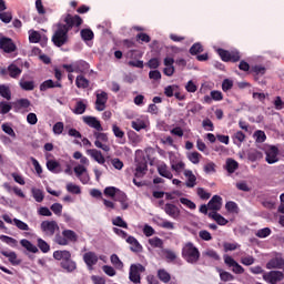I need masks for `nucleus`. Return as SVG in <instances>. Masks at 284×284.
<instances>
[{
  "label": "nucleus",
  "mask_w": 284,
  "mask_h": 284,
  "mask_svg": "<svg viewBox=\"0 0 284 284\" xmlns=\"http://www.w3.org/2000/svg\"><path fill=\"white\" fill-rule=\"evenodd\" d=\"M114 201H118V203H121L122 210H128L130 207V204L128 203V195L125 194V192L119 189L115 194Z\"/></svg>",
  "instance_id": "a878e982"
},
{
  "label": "nucleus",
  "mask_w": 284,
  "mask_h": 284,
  "mask_svg": "<svg viewBox=\"0 0 284 284\" xmlns=\"http://www.w3.org/2000/svg\"><path fill=\"white\" fill-rule=\"evenodd\" d=\"M112 225L128 230V222H124L123 217H121V216H116L114 220H112Z\"/></svg>",
  "instance_id": "69168bd1"
},
{
  "label": "nucleus",
  "mask_w": 284,
  "mask_h": 284,
  "mask_svg": "<svg viewBox=\"0 0 284 284\" xmlns=\"http://www.w3.org/2000/svg\"><path fill=\"white\" fill-rule=\"evenodd\" d=\"M154 223L158 227H162L163 230H174V222H170L161 216H156Z\"/></svg>",
  "instance_id": "bb28decb"
},
{
  "label": "nucleus",
  "mask_w": 284,
  "mask_h": 284,
  "mask_svg": "<svg viewBox=\"0 0 284 284\" xmlns=\"http://www.w3.org/2000/svg\"><path fill=\"white\" fill-rule=\"evenodd\" d=\"M263 278L268 284H277L283 281V272L281 271H271L263 274Z\"/></svg>",
  "instance_id": "9b49d317"
},
{
  "label": "nucleus",
  "mask_w": 284,
  "mask_h": 284,
  "mask_svg": "<svg viewBox=\"0 0 284 284\" xmlns=\"http://www.w3.org/2000/svg\"><path fill=\"white\" fill-rule=\"evenodd\" d=\"M38 243V247L39 250L43 253V254H48V252H50V244H48V242H45L43 239L39 237L37 240Z\"/></svg>",
  "instance_id": "3c124183"
},
{
  "label": "nucleus",
  "mask_w": 284,
  "mask_h": 284,
  "mask_svg": "<svg viewBox=\"0 0 284 284\" xmlns=\"http://www.w3.org/2000/svg\"><path fill=\"white\" fill-rule=\"evenodd\" d=\"M158 174H160V176H163V179L172 180L174 178L172 171H170V168L168 166V164H165V162H162L158 165Z\"/></svg>",
  "instance_id": "b1692460"
},
{
  "label": "nucleus",
  "mask_w": 284,
  "mask_h": 284,
  "mask_svg": "<svg viewBox=\"0 0 284 284\" xmlns=\"http://www.w3.org/2000/svg\"><path fill=\"white\" fill-rule=\"evenodd\" d=\"M111 263L112 265H114V267H116V270H123V262L121 261V258H119V255L112 254Z\"/></svg>",
  "instance_id": "680f3d73"
},
{
  "label": "nucleus",
  "mask_w": 284,
  "mask_h": 284,
  "mask_svg": "<svg viewBox=\"0 0 284 284\" xmlns=\"http://www.w3.org/2000/svg\"><path fill=\"white\" fill-rule=\"evenodd\" d=\"M247 159L251 163H256V161H261V159H263V152L256 149H251L247 151Z\"/></svg>",
  "instance_id": "2f4dec72"
},
{
  "label": "nucleus",
  "mask_w": 284,
  "mask_h": 284,
  "mask_svg": "<svg viewBox=\"0 0 284 284\" xmlns=\"http://www.w3.org/2000/svg\"><path fill=\"white\" fill-rule=\"evenodd\" d=\"M190 54H192V57H196V54H201V52H203V44H201L200 42L194 43L190 50H189Z\"/></svg>",
  "instance_id": "5fc2aeb1"
},
{
  "label": "nucleus",
  "mask_w": 284,
  "mask_h": 284,
  "mask_svg": "<svg viewBox=\"0 0 284 284\" xmlns=\"http://www.w3.org/2000/svg\"><path fill=\"white\" fill-rule=\"evenodd\" d=\"M32 196L37 203H43V199H45V195L43 194V191L40 189H32Z\"/></svg>",
  "instance_id": "49530a36"
},
{
  "label": "nucleus",
  "mask_w": 284,
  "mask_h": 284,
  "mask_svg": "<svg viewBox=\"0 0 284 284\" xmlns=\"http://www.w3.org/2000/svg\"><path fill=\"white\" fill-rule=\"evenodd\" d=\"M164 65L163 74H165V77H173L174 72H176V69L174 68V58H164Z\"/></svg>",
  "instance_id": "6ab92c4d"
},
{
  "label": "nucleus",
  "mask_w": 284,
  "mask_h": 284,
  "mask_svg": "<svg viewBox=\"0 0 284 284\" xmlns=\"http://www.w3.org/2000/svg\"><path fill=\"white\" fill-rule=\"evenodd\" d=\"M87 154L94 159L97 163H99L100 165H105V158L103 156V153H101V151L97 149H89L87 151Z\"/></svg>",
  "instance_id": "5701e85b"
},
{
  "label": "nucleus",
  "mask_w": 284,
  "mask_h": 284,
  "mask_svg": "<svg viewBox=\"0 0 284 284\" xmlns=\"http://www.w3.org/2000/svg\"><path fill=\"white\" fill-rule=\"evenodd\" d=\"M0 241L7 243V245H10L11 247H17V245H19V242L14 237L8 235H0Z\"/></svg>",
  "instance_id": "8fccbe9b"
},
{
  "label": "nucleus",
  "mask_w": 284,
  "mask_h": 284,
  "mask_svg": "<svg viewBox=\"0 0 284 284\" xmlns=\"http://www.w3.org/2000/svg\"><path fill=\"white\" fill-rule=\"evenodd\" d=\"M184 176L187 179L185 182L186 187L196 186V175H194L192 170H184Z\"/></svg>",
  "instance_id": "c756f323"
},
{
  "label": "nucleus",
  "mask_w": 284,
  "mask_h": 284,
  "mask_svg": "<svg viewBox=\"0 0 284 284\" xmlns=\"http://www.w3.org/2000/svg\"><path fill=\"white\" fill-rule=\"evenodd\" d=\"M72 256V253L68 250H58L53 252V258L55 261H60V263H63V261L70 258Z\"/></svg>",
  "instance_id": "cd10ccee"
},
{
  "label": "nucleus",
  "mask_w": 284,
  "mask_h": 284,
  "mask_svg": "<svg viewBox=\"0 0 284 284\" xmlns=\"http://www.w3.org/2000/svg\"><path fill=\"white\" fill-rule=\"evenodd\" d=\"M54 241L58 245H70V243H77L79 235L72 230H63L62 234H57Z\"/></svg>",
  "instance_id": "20e7f679"
},
{
  "label": "nucleus",
  "mask_w": 284,
  "mask_h": 284,
  "mask_svg": "<svg viewBox=\"0 0 284 284\" xmlns=\"http://www.w3.org/2000/svg\"><path fill=\"white\" fill-rule=\"evenodd\" d=\"M47 170L53 174H61V163L55 160H49L47 162Z\"/></svg>",
  "instance_id": "72a5a7b5"
},
{
  "label": "nucleus",
  "mask_w": 284,
  "mask_h": 284,
  "mask_svg": "<svg viewBox=\"0 0 284 284\" xmlns=\"http://www.w3.org/2000/svg\"><path fill=\"white\" fill-rule=\"evenodd\" d=\"M20 245L24 247V250H27L28 252H31L32 254H37V252H39V248L34 244H32V242H30L29 240H26V239L21 240Z\"/></svg>",
  "instance_id": "e433bc0d"
},
{
  "label": "nucleus",
  "mask_w": 284,
  "mask_h": 284,
  "mask_svg": "<svg viewBox=\"0 0 284 284\" xmlns=\"http://www.w3.org/2000/svg\"><path fill=\"white\" fill-rule=\"evenodd\" d=\"M13 105L10 104L7 101H1L0 102V114H8V112H10V110H12Z\"/></svg>",
  "instance_id": "e2e57ef3"
},
{
  "label": "nucleus",
  "mask_w": 284,
  "mask_h": 284,
  "mask_svg": "<svg viewBox=\"0 0 284 284\" xmlns=\"http://www.w3.org/2000/svg\"><path fill=\"white\" fill-rule=\"evenodd\" d=\"M93 138L95 139V148H99V150H103V152H110V146L108 145L110 139L108 138V133H103L101 131H93Z\"/></svg>",
  "instance_id": "39448f33"
},
{
  "label": "nucleus",
  "mask_w": 284,
  "mask_h": 284,
  "mask_svg": "<svg viewBox=\"0 0 284 284\" xmlns=\"http://www.w3.org/2000/svg\"><path fill=\"white\" fill-rule=\"evenodd\" d=\"M112 132L116 139H123L125 141V132L119 128V125H112Z\"/></svg>",
  "instance_id": "13d9d810"
},
{
  "label": "nucleus",
  "mask_w": 284,
  "mask_h": 284,
  "mask_svg": "<svg viewBox=\"0 0 284 284\" xmlns=\"http://www.w3.org/2000/svg\"><path fill=\"white\" fill-rule=\"evenodd\" d=\"M0 50H3L7 54H12V52H17V44L11 38L2 37L0 38Z\"/></svg>",
  "instance_id": "1a4fd4ad"
},
{
  "label": "nucleus",
  "mask_w": 284,
  "mask_h": 284,
  "mask_svg": "<svg viewBox=\"0 0 284 284\" xmlns=\"http://www.w3.org/2000/svg\"><path fill=\"white\" fill-rule=\"evenodd\" d=\"M67 190L70 192V194H81V187L73 183L67 184Z\"/></svg>",
  "instance_id": "774afa93"
},
{
  "label": "nucleus",
  "mask_w": 284,
  "mask_h": 284,
  "mask_svg": "<svg viewBox=\"0 0 284 284\" xmlns=\"http://www.w3.org/2000/svg\"><path fill=\"white\" fill-rule=\"evenodd\" d=\"M168 263H173V261H176V253L172 250L164 248L162 250Z\"/></svg>",
  "instance_id": "6e6d98bb"
},
{
  "label": "nucleus",
  "mask_w": 284,
  "mask_h": 284,
  "mask_svg": "<svg viewBox=\"0 0 284 284\" xmlns=\"http://www.w3.org/2000/svg\"><path fill=\"white\" fill-rule=\"evenodd\" d=\"M284 260L283 257H273L266 263V270H283Z\"/></svg>",
  "instance_id": "4be33fe9"
},
{
  "label": "nucleus",
  "mask_w": 284,
  "mask_h": 284,
  "mask_svg": "<svg viewBox=\"0 0 284 284\" xmlns=\"http://www.w3.org/2000/svg\"><path fill=\"white\" fill-rule=\"evenodd\" d=\"M131 128L136 132H141V130H145L148 125L145 124V121L138 119L131 122Z\"/></svg>",
  "instance_id": "c03bdc74"
},
{
  "label": "nucleus",
  "mask_w": 284,
  "mask_h": 284,
  "mask_svg": "<svg viewBox=\"0 0 284 284\" xmlns=\"http://www.w3.org/2000/svg\"><path fill=\"white\" fill-rule=\"evenodd\" d=\"M225 210L230 212V214H239L240 209L239 204L234 201L226 202Z\"/></svg>",
  "instance_id": "09e8293b"
},
{
  "label": "nucleus",
  "mask_w": 284,
  "mask_h": 284,
  "mask_svg": "<svg viewBox=\"0 0 284 284\" xmlns=\"http://www.w3.org/2000/svg\"><path fill=\"white\" fill-rule=\"evenodd\" d=\"M80 34L83 41H92L94 39V32L91 29H82Z\"/></svg>",
  "instance_id": "de8ad7c7"
},
{
  "label": "nucleus",
  "mask_w": 284,
  "mask_h": 284,
  "mask_svg": "<svg viewBox=\"0 0 284 284\" xmlns=\"http://www.w3.org/2000/svg\"><path fill=\"white\" fill-rule=\"evenodd\" d=\"M256 143H265L267 141V135H265V131L257 130L254 133Z\"/></svg>",
  "instance_id": "bf43d9fd"
},
{
  "label": "nucleus",
  "mask_w": 284,
  "mask_h": 284,
  "mask_svg": "<svg viewBox=\"0 0 284 284\" xmlns=\"http://www.w3.org/2000/svg\"><path fill=\"white\" fill-rule=\"evenodd\" d=\"M225 170L229 172V174H234V172L239 170V162H236L234 159H227Z\"/></svg>",
  "instance_id": "4c0bfd02"
},
{
  "label": "nucleus",
  "mask_w": 284,
  "mask_h": 284,
  "mask_svg": "<svg viewBox=\"0 0 284 284\" xmlns=\"http://www.w3.org/2000/svg\"><path fill=\"white\" fill-rule=\"evenodd\" d=\"M149 245H151V247H159L160 250H163V240L159 236L149 239Z\"/></svg>",
  "instance_id": "864d4df0"
},
{
  "label": "nucleus",
  "mask_w": 284,
  "mask_h": 284,
  "mask_svg": "<svg viewBox=\"0 0 284 284\" xmlns=\"http://www.w3.org/2000/svg\"><path fill=\"white\" fill-rule=\"evenodd\" d=\"M83 123L89 125V128H93L95 132H103V125H101V121L92 115H85L82 118Z\"/></svg>",
  "instance_id": "4468645a"
},
{
  "label": "nucleus",
  "mask_w": 284,
  "mask_h": 284,
  "mask_svg": "<svg viewBox=\"0 0 284 284\" xmlns=\"http://www.w3.org/2000/svg\"><path fill=\"white\" fill-rule=\"evenodd\" d=\"M60 267L64 270V272L72 274V272L77 271V262L72 260V255H71L65 261L60 262Z\"/></svg>",
  "instance_id": "412c9836"
},
{
  "label": "nucleus",
  "mask_w": 284,
  "mask_h": 284,
  "mask_svg": "<svg viewBox=\"0 0 284 284\" xmlns=\"http://www.w3.org/2000/svg\"><path fill=\"white\" fill-rule=\"evenodd\" d=\"M81 26H83V19L79 14L72 16L67 13L62 17L61 27L67 32H70L73 28L75 29V32H79V28H81Z\"/></svg>",
  "instance_id": "f03ea898"
},
{
  "label": "nucleus",
  "mask_w": 284,
  "mask_h": 284,
  "mask_svg": "<svg viewBox=\"0 0 284 284\" xmlns=\"http://www.w3.org/2000/svg\"><path fill=\"white\" fill-rule=\"evenodd\" d=\"M224 263H225V265H227V267H233L232 272L234 274H244L245 273V268H243V266H241V264H239V262H236L230 255H224Z\"/></svg>",
  "instance_id": "f8f14e48"
},
{
  "label": "nucleus",
  "mask_w": 284,
  "mask_h": 284,
  "mask_svg": "<svg viewBox=\"0 0 284 284\" xmlns=\"http://www.w3.org/2000/svg\"><path fill=\"white\" fill-rule=\"evenodd\" d=\"M105 103H108V93L102 91L97 94L95 110H98V112H103V110H105Z\"/></svg>",
  "instance_id": "a211bd4d"
},
{
  "label": "nucleus",
  "mask_w": 284,
  "mask_h": 284,
  "mask_svg": "<svg viewBox=\"0 0 284 284\" xmlns=\"http://www.w3.org/2000/svg\"><path fill=\"white\" fill-rule=\"evenodd\" d=\"M73 172H74L75 176H78V179H80L81 183H83V185H85V183H88L90 181V178L83 176L84 172H88V169H85V166H83L82 164L74 166ZM81 176H83V178H81Z\"/></svg>",
  "instance_id": "393cba45"
},
{
  "label": "nucleus",
  "mask_w": 284,
  "mask_h": 284,
  "mask_svg": "<svg viewBox=\"0 0 284 284\" xmlns=\"http://www.w3.org/2000/svg\"><path fill=\"white\" fill-rule=\"evenodd\" d=\"M209 219H212L213 221H215L217 225H227V223H230V221H227V219H225L219 212H210Z\"/></svg>",
  "instance_id": "473e14b6"
},
{
  "label": "nucleus",
  "mask_w": 284,
  "mask_h": 284,
  "mask_svg": "<svg viewBox=\"0 0 284 284\" xmlns=\"http://www.w3.org/2000/svg\"><path fill=\"white\" fill-rule=\"evenodd\" d=\"M19 85L26 92H32L34 90V81H26L23 78L19 81Z\"/></svg>",
  "instance_id": "ea45409f"
},
{
  "label": "nucleus",
  "mask_w": 284,
  "mask_h": 284,
  "mask_svg": "<svg viewBox=\"0 0 284 284\" xmlns=\"http://www.w3.org/2000/svg\"><path fill=\"white\" fill-rule=\"evenodd\" d=\"M55 30L51 37V41L55 48H63L68 41H70V38L68 36V32L63 27H61V22H58L55 24Z\"/></svg>",
  "instance_id": "7ed1b4c3"
},
{
  "label": "nucleus",
  "mask_w": 284,
  "mask_h": 284,
  "mask_svg": "<svg viewBox=\"0 0 284 284\" xmlns=\"http://www.w3.org/2000/svg\"><path fill=\"white\" fill-rule=\"evenodd\" d=\"M135 39L140 43H150V41H152V38L148 33H143V32L138 33Z\"/></svg>",
  "instance_id": "0e129e2a"
},
{
  "label": "nucleus",
  "mask_w": 284,
  "mask_h": 284,
  "mask_svg": "<svg viewBox=\"0 0 284 284\" xmlns=\"http://www.w3.org/2000/svg\"><path fill=\"white\" fill-rule=\"evenodd\" d=\"M75 68L78 72H85V70H90V64L83 60H80L75 63Z\"/></svg>",
  "instance_id": "338daca9"
},
{
  "label": "nucleus",
  "mask_w": 284,
  "mask_h": 284,
  "mask_svg": "<svg viewBox=\"0 0 284 284\" xmlns=\"http://www.w3.org/2000/svg\"><path fill=\"white\" fill-rule=\"evenodd\" d=\"M266 163L273 165V163H278V148L271 145L266 151Z\"/></svg>",
  "instance_id": "dca6fc26"
},
{
  "label": "nucleus",
  "mask_w": 284,
  "mask_h": 284,
  "mask_svg": "<svg viewBox=\"0 0 284 284\" xmlns=\"http://www.w3.org/2000/svg\"><path fill=\"white\" fill-rule=\"evenodd\" d=\"M1 254L9 260V263H11V265H21V260L17 257V253L14 251H1Z\"/></svg>",
  "instance_id": "c85d7f7f"
},
{
  "label": "nucleus",
  "mask_w": 284,
  "mask_h": 284,
  "mask_svg": "<svg viewBox=\"0 0 284 284\" xmlns=\"http://www.w3.org/2000/svg\"><path fill=\"white\" fill-rule=\"evenodd\" d=\"M145 272V266L143 264H131L129 271V281L134 284L141 283V274Z\"/></svg>",
  "instance_id": "423d86ee"
},
{
  "label": "nucleus",
  "mask_w": 284,
  "mask_h": 284,
  "mask_svg": "<svg viewBox=\"0 0 284 284\" xmlns=\"http://www.w3.org/2000/svg\"><path fill=\"white\" fill-rule=\"evenodd\" d=\"M23 72V70L21 68H19L16 63H11L8 65V68H2L0 70V75L1 77H9L11 79H19L21 77V73Z\"/></svg>",
  "instance_id": "0eeeda50"
},
{
  "label": "nucleus",
  "mask_w": 284,
  "mask_h": 284,
  "mask_svg": "<svg viewBox=\"0 0 284 284\" xmlns=\"http://www.w3.org/2000/svg\"><path fill=\"white\" fill-rule=\"evenodd\" d=\"M75 85H77V88H79L81 90H85V89L90 88V80H88L83 75H78L75 78Z\"/></svg>",
  "instance_id": "c9c22d12"
},
{
  "label": "nucleus",
  "mask_w": 284,
  "mask_h": 284,
  "mask_svg": "<svg viewBox=\"0 0 284 284\" xmlns=\"http://www.w3.org/2000/svg\"><path fill=\"white\" fill-rule=\"evenodd\" d=\"M0 97H2V99H7V101H10V99H12V91H10V87L0 84Z\"/></svg>",
  "instance_id": "a19ab883"
},
{
  "label": "nucleus",
  "mask_w": 284,
  "mask_h": 284,
  "mask_svg": "<svg viewBox=\"0 0 284 284\" xmlns=\"http://www.w3.org/2000/svg\"><path fill=\"white\" fill-rule=\"evenodd\" d=\"M201 153L199 152H192L187 155L189 161H191V163H193L194 165H199V163H201Z\"/></svg>",
  "instance_id": "052dcab7"
},
{
  "label": "nucleus",
  "mask_w": 284,
  "mask_h": 284,
  "mask_svg": "<svg viewBox=\"0 0 284 284\" xmlns=\"http://www.w3.org/2000/svg\"><path fill=\"white\" fill-rule=\"evenodd\" d=\"M187 112H191L192 114H199L203 110V105L196 103V102H191L186 105Z\"/></svg>",
  "instance_id": "a18cd8bd"
},
{
  "label": "nucleus",
  "mask_w": 284,
  "mask_h": 284,
  "mask_svg": "<svg viewBox=\"0 0 284 284\" xmlns=\"http://www.w3.org/2000/svg\"><path fill=\"white\" fill-rule=\"evenodd\" d=\"M203 256L212 258L213 261H221V256L219 255V253L212 248H207L206 251H204Z\"/></svg>",
  "instance_id": "603ef678"
},
{
  "label": "nucleus",
  "mask_w": 284,
  "mask_h": 284,
  "mask_svg": "<svg viewBox=\"0 0 284 284\" xmlns=\"http://www.w3.org/2000/svg\"><path fill=\"white\" fill-rule=\"evenodd\" d=\"M148 172V162L145 160H142L141 162H138L135 168V176L139 179L143 176Z\"/></svg>",
  "instance_id": "f704fd0d"
},
{
  "label": "nucleus",
  "mask_w": 284,
  "mask_h": 284,
  "mask_svg": "<svg viewBox=\"0 0 284 284\" xmlns=\"http://www.w3.org/2000/svg\"><path fill=\"white\" fill-rule=\"evenodd\" d=\"M182 258L190 263L191 265H196L201 258V252L199 247L194 245V243L189 242L182 247Z\"/></svg>",
  "instance_id": "f257e3e1"
},
{
  "label": "nucleus",
  "mask_w": 284,
  "mask_h": 284,
  "mask_svg": "<svg viewBox=\"0 0 284 284\" xmlns=\"http://www.w3.org/2000/svg\"><path fill=\"white\" fill-rule=\"evenodd\" d=\"M162 210L165 212L168 216L171 219H174V221H179L181 219V209L172 203H166L162 207Z\"/></svg>",
  "instance_id": "9d476101"
},
{
  "label": "nucleus",
  "mask_w": 284,
  "mask_h": 284,
  "mask_svg": "<svg viewBox=\"0 0 284 284\" xmlns=\"http://www.w3.org/2000/svg\"><path fill=\"white\" fill-rule=\"evenodd\" d=\"M85 110H88V104L80 100L75 103V108L72 109L73 114H85Z\"/></svg>",
  "instance_id": "58836bf2"
},
{
  "label": "nucleus",
  "mask_w": 284,
  "mask_h": 284,
  "mask_svg": "<svg viewBox=\"0 0 284 284\" xmlns=\"http://www.w3.org/2000/svg\"><path fill=\"white\" fill-rule=\"evenodd\" d=\"M158 278L162 282V283H170V281H172V275H170L168 273V271H165L164 268H160L158 271Z\"/></svg>",
  "instance_id": "37998d69"
},
{
  "label": "nucleus",
  "mask_w": 284,
  "mask_h": 284,
  "mask_svg": "<svg viewBox=\"0 0 284 284\" xmlns=\"http://www.w3.org/2000/svg\"><path fill=\"white\" fill-rule=\"evenodd\" d=\"M40 230L45 234V236H54V233L59 230V224L57 221H43L40 224Z\"/></svg>",
  "instance_id": "6e6552de"
},
{
  "label": "nucleus",
  "mask_w": 284,
  "mask_h": 284,
  "mask_svg": "<svg viewBox=\"0 0 284 284\" xmlns=\"http://www.w3.org/2000/svg\"><path fill=\"white\" fill-rule=\"evenodd\" d=\"M126 243H129V245H131L130 246L131 252H134L135 254L143 252V245H141V243H139V240H136V237L129 235L126 237Z\"/></svg>",
  "instance_id": "aec40b11"
},
{
  "label": "nucleus",
  "mask_w": 284,
  "mask_h": 284,
  "mask_svg": "<svg viewBox=\"0 0 284 284\" xmlns=\"http://www.w3.org/2000/svg\"><path fill=\"white\" fill-rule=\"evenodd\" d=\"M265 72H267V69H265V67L263 65H253L251 67L250 73L254 74V77H263V74H265Z\"/></svg>",
  "instance_id": "79ce46f5"
},
{
  "label": "nucleus",
  "mask_w": 284,
  "mask_h": 284,
  "mask_svg": "<svg viewBox=\"0 0 284 284\" xmlns=\"http://www.w3.org/2000/svg\"><path fill=\"white\" fill-rule=\"evenodd\" d=\"M13 223L16 227H18V230H22V232H28L30 230V226L26 222L17 217L13 219Z\"/></svg>",
  "instance_id": "4d7b16f0"
},
{
  "label": "nucleus",
  "mask_w": 284,
  "mask_h": 284,
  "mask_svg": "<svg viewBox=\"0 0 284 284\" xmlns=\"http://www.w3.org/2000/svg\"><path fill=\"white\" fill-rule=\"evenodd\" d=\"M207 207L212 212L221 211V207H223V197H221L220 195H213L207 203Z\"/></svg>",
  "instance_id": "f3484780"
},
{
  "label": "nucleus",
  "mask_w": 284,
  "mask_h": 284,
  "mask_svg": "<svg viewBox=\"0 0 284 284\" xmlns=\"http://www.w3.org/2000/svg\"><path fill=\"white\" fill-rule=\"evenodd\" d=\"M14 112H30V100L22 98L12 103Z\"/></svg>",
  "instance_id": "ddd939ff"
},
{
  "label": "nucleus",
  "mask_w": 284,
  "mask_h": 284,
  "mask_svg": "<svg viewBox=\"0 0 284 284\" xmlns=\"http://www.w3.org/2000/svg\"><path fill=\"white\" fill-rule=\"evenodd\" d=\"M83 261H84L87 267L89 270H92V267H94V265H97L99 263V255H97V253H94L92 251H89V252L84 253Z\"/></svg>",
  "instance_id": "2eb2a0df"
},
{
  "label": "nucleus",
  "mask_w": 284,
  "mask_h": 284,
  "mask_svg": "<svg viewBox=\"0 0 284 284\" xmlns=\"http://www.w3.org/2000/svg\"><path fill=\"white\" fill-rule=\"evenodd\" d=\"M52 88H63L61 82H54L53 80H47L40 84V92H45Z\"/></svg>",
  "instance_id": "7c9ffc66"
}]
</instances>
